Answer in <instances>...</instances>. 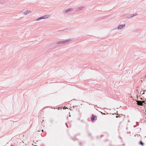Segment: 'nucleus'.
I'll list each match as a JSON object with an SVG mask.
<instances>
[{"instance_id":"obj_6","label":"nucleus","mask_w":146,"mask_h":146,"mask_svg":"<svg viewBox=\"0 0 146 146\" xmlns=\"http://www.w3.org/2000/svg\"><path fill=\"white\" fill-rule=\"evenodd\" d=\"M84 7H80L77 8V9L76 10V11H80L83 9L84 8Z\"/></svg>"},{"instance_id":"obj_11","label":"nucleus","mask_w":146,"mask_h":146,"mask_svg":"<svg viewBox=\"0 0 146 146\" xmlns=\"http://www.w3.org/2000/svg\"><path fill=\"white\" fill-rule=\"evenodd\" d=\"M141 102L143 105V104H146V103H145V101H141Z\"/></svg>"},{"instance_id":"obj_18","label":"nucleus","mask_w":146,"mask_h":146,"mask_svg":"<svg viewBox=\"0 0 146 146\" xmlns=\"http://www.w3.org/2000/svg\"><path fill=\"white\" fill-rule=\"evenodd\" d=\"M51 121H51V122H52V121H53L52 120H51Z\"/></svg>"},{"instance_id":"obj_16","label":"nucleus","mask_w":146,"mask_h":146,"mask_svg":"<svg viewBox=\"0 0 146 146\" xmlns=\"http://www.w3.org/2000/svg\"><path fill=\"white\" fill-rule=\"evenodd\" d=\"M144 78H146V76H145V77Z\"/></svg>"},{"instance_id":"obj_17","label":"nucleus","mask_w":146,"mask_h":146,"mask_svg":"<svg viewBox=\"0 0 146 146\" xmlns=\"http://www.w3.org/2000/svg\"><path fill=\"white\" fill-rule=\"evenodd\" d=\"M42 131L43 132V130L42 129Z\"/></svg>"},{"instance_id":"obj_8","label":"nucleus","mask_w":146,"mask_h":146,"mask_svg":"<svg viewBox=\"0 0 146 146\" xmlns=\"http://www.w3.org/2000/svg\"><path fill=\"white\" fill-rule=\"evenodd\" d=\"M95 116L94 115H93L92 116V117H91V120L92 121H94L95 120Z\"/></svg>"},{"instance_id":"obj_10","label":"nucleus","mask_w":146,"mask_h":146,"mask_svg":"<svg viewBox=\"0 0 146 146\" xmlns=\"http://www.w3.org/2000/svg\"><path fill=\"white\" fill-rule=\"evenodd\" d=\"M139 143H140V144H141L142 145H143L144 144V143L141 141H140L139 142Z\"/></svg>"},{"instance_id":"obj_19","label":"nucleus","mask_w":146,"mask_h":146,"mask_svg":"<svg viewBox=\"0 0 146 146\" xmlns=\"http://www.w3.org/2000/svg\"><path fill=\"white\" fill-rule=\"evenodd\" d=\"M38 131H39V130H38Z\"/></svg>"},{"instance_id":"obj_15","label":"nucleus","mask_w":146,"mask_h":146,"mask_svg":"<svg viewBox=\"0 0 146 146\" xmlns=\"http://www.w3.org/2000/svg\"><path fill=\"white\" fill-rule=\"evenodd\" d=\"M75 107H77V106H73V107L74 108Z\"/></svg>"},{"instance_id":"obj_2","label":"nucleus","mask_w":146,"mask_h":146,"mask_svg":"<svg viewBox=\"0 0 146 146\" xmlns=\"http://www.w3.org/2000/svg\"><path fill=\"white\" fill-rule=\"evenodd\" d=\"M72 41V40L70 39H68L67 40L64 41H60L56 43V44H65L68 43L69 42H70Z\"/></svg>"},{"instance_id":"obj_9","label":"nucleus","mask_w":146,"mask_h":146,"mask_svg":"<svg viewBox=\"0 0 146 146\" xmlns=\"http://www.w3.org/2000/svg\"><path fill=\"white\" fill-rule=\"evenodd\" d=\"M137 15V13H136L135 15H134V14H131L129 16V17L130 18L132 17H133V16H134L136 15Z\"/></svg>"},{"instance_id":"obj_4","label":"nucleus","mask_w":146,"mask_h":146,"mask_svg":"<svg viewBox=\"0 0 146 146\" xmlns=\"http://www.w3.org/2000/svg\"><path fill=\"white\" fill-rule=\"evenodd\" d=\"M73 9L72 8H70L68 9L65 10L64 11H63V13L64 14H66L70 11H73Z\"/></svg>"},{"instance_id":"obj_7","label":"nucleus","mask_w":146,"mask_h":146,"mask_svg":"<svg viewBox=\"0 0 146 146\" xmlns=\"http://www.w3.org/2000/svg\"><path fill=\"white\" fill-rule=\"evenodd\" d=\"M137 104L138 105L140 106H142L143 105L142 104L141 101H137Z\"/></svg>"},{"instance_id":"obj_1","label":"nucleus","mask_w":146,"mask_h":146,"mask_svg":"<svg viewBox=\"0 0 146 146\" xmlns=\"http://www.w3.org/2000/svg\"><path fill=\"white\" fill-rule=\"evenodd\" d=\"M50 15L49 14L43 16H42L37 18L36 19V21H38L41 19H46L49 18L50 17Z\"/></svg>"},{"instance_id":"obj_3","label":"nucleus","mask_w":146,"mask_h":146,"mask_svg":"<svg viewBox=\"0 0 146 146\" xmlns=\"http://www.w3.org/2000/svg\"><path fill=\"white\" fill-rule=\"evenodd\" d=\"M125 24L123 25H119L117 27V29L119 30L121 29L125 26Z\"/></svg>"},{"instance_id":"obj_14","label":"nucleus","mask_w":146,"mask_h":146,"mask_svg":"<svg viewBox=\"0 0 146 146\" xmlns=\"http://www.w3.org/2000/svg\"><path fill=\"white\" fill-rule=\"evenodd\" d=\"M66 126H67V127H68V125H67V124L66 123Z\"/></svg>"},{"instance_id":"obj_5","label":"nucleus","mask_w":146,"mask_h":146,"mask_svg":"<svg viewBox=\"0 0 146 146\" xmlns=\"http://www.w3.org/2000/svg\"><path fill=\"white\" fill-rule=\"evenodd\" d=\"M32 12L30 10H27L25 11L24 12H23V15H26Z\"/></svg>"},{"instance_id":"obj_13","label":"nucleus","mask_w":146,"mask_h":146,"mask_svg":"<svg viewBox=\"0 0 146 146\" xmlns=\"http://www.w3.org/2000/svg\"><path fill=\"white\" fill-rule=\"evenodd\" d=\"M119 115H116V117L117 118H118L119 117Z\"/></svg>"},{"instance_id":"obj_12","label":"nucleus","mask_w":146,"mask_h":146,"mask_svg":"<svg viewBox=\"0 0 146 146\" xmlns=\"http://www.w3.org/2000/svg\"><path fill=\"white\" fill-rule=\"evenodd\" d=\"M101 113L103 114H104V115H105L106 114L105 113H103L102 112H101Z\"/></svg>"}]
</instances>
